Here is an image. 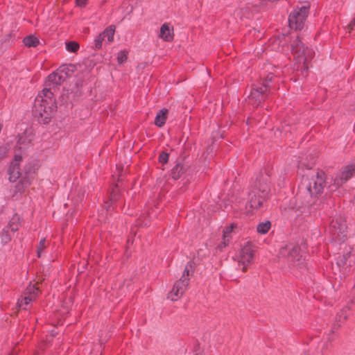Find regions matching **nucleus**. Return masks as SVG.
I'll list each match as a JSON object with an SVG mask.
<instances>
[{"instance_id": "9b49d317", "label": "nucleus", "mask_w": 355, "mask_h": 355, "mask_svg": "<svg viewBox=\"0 0 355 355\" xmlns=\"http://www.w3.org/2000/svg\"><path fill=\"white\" fill-rule=\"evenodd\" d=\"M355 171V165H347L343 167L341 171L335 177L334 186L336 189L341 187L352 178Z\"/></svg>"}, {"instance_id": "b1692460", "label": "nucleus", "mask_w": 355, "mask_h": 355, "mask_svg": "<svg viewBox=\"0 0 355 355\" xmlns=\"http://www.w3.org/2000/svg\"><path fill=\"white\" fill-rule=\"evenodd\" d=\"M19 218H12V219L10 221L8 226L5 227L6 230H8V232L10 230L12 232H15L19 230Z\"/></svg>"}, {"instance_id": "4468645a", "label": "nucleus", "mask_w": 355, "mask_h": 355, "mask_svg": "<svg viewBox=\"0 0 355 355\" xmlns=\"http://www.w3.org/2000/svg\"><path fill=\"white\" fill-rule=\"evenodd\" d=\"M330 230L334 236L343 235L347 230L345 221L341 218L333 219L330 223Z\"/></svg>"}, {"instance_id": "20e7f679", "label": "nucleus", "mask_w": 355, "mask_h": 355, "mask_svg": "<svg viewBox=\"0 0 355 355\" xmlns=\"http://www.w3.org/2000/svg\"><path fill=\"white\" fill-rule=\"evenodd\" d=\"M291 46L295 58L300 64H302L301 68L307 71L309 63L313 58L314 52L307 47L305 48L298 36L292 42Z\"/></svg>"}, {"instance_id": "6ab92c4d", "label": "nucleus", "mask_w": 355, "mask_h": 355, "mask_svg": "<svg viewBox=\"0 0 355 355\" xmlns=\"http://www.w3.org/2000/svg\"><path fill=\"white\" fill-rule=\"evenodd\" d=\"M168 110L163 109L159 110L155 119V124L158 127H162L167 119Z\"/></svg>"}, {"instance_id": "dca6fc26", "label": "nucleus", "mask_w": 355, "mask_h": 355, "mask_svg": "<svg viewBox=\"0 0 355 355\" xmlns=\"http://www.w3.org/2000/svg\"><path fill=\"white\" fill-rule=\"evenodd\" d=\"M188 169V165L183 161L177 162L171 170V177L174 180H178Z\"/></svg>"}, {"instance_id": "39448f33", "label": "nucleus", "mask_w": 355, "mask_h": 355, "mask_svg": "<svg viewBox=\"0 0 355 355\" xmlns=\"http://www.w3.org/2000/svg\"><path fill=\"white\" fill-rule=\"evenodd\" d=\"M309 12L308 8L302 6L291 12L288 17L289 26L292 29L302 30Z\"/></svg>"}, {"instance_id": "4c0bfd02", "label": "nucleus", "mask_w": 355, "mask_h": 355, "mask_svg": "<svg viewBox=\"0 0 355 355\" xmlns=\"http://www.w3.org/2000/svg\"><path fill=\"white\" fill-rule=\"evenodd\" d=\"M21 183H22L23 184H25L26 186H27V185H29V184H30L29 181H28V180H26V178H24L23 180H21Z\"/></svg>"}, {"instance_id": "bb28decb", "label": "nucleus", "mask_w": 355, "mask_h": 355, "mask_svg": "<svg viewBox=\"0 0 355 355\" xmlns=\"http://www.w3.org/2000/svg\"><path fill=\"white\" fill-rule=\"evenodd\" d=\"M1 241L3 243H7L11 241V236L9 235L8 230L5 228L3 230L1 235Z\"/></svg>"}, {"instance_id": "2f4dec72", "label": "nucleus", "mask_w": 355, "mask_h": 355, "mask_svg": "<svg viewBox=\"0 0 355 355\" xmlns=\"http://www.w3.org/2000/svg\"><path fill=\"white\" fill-rule=\"evenodd\" d=\"M235 227L236 225L234 224H232L230 226L226 227L223 230V234H225L226 236H230L231 233Z\"/></svg>"}, {"instance_id": "9d476101", "label": "nucleus", "mask_w": 355, "mask_h": 355, "mask_svg": "<svg viewBox=\"0 0 355 355\" xmlns=\"http://www.w3.org/2000/svg\"><path fill=\"white\" fill-rule=\"evenodd\" d=\"M189 284V278L181 277L180 279L175 282L172 291L168 294V298L172 301H176L180 298L187 290Z\"/></svg>"}, {"instance_id": "423d86ee", "label": "nucleus", "mask_w": 355, "mask_h": 355, "mask_svg": "<svg viewBox=\"0 0 355 355\" xmlns=\"http://www.w3.org/2000/svg\"><path fill=\"white\" fill-rule=\"evenodd\" d=\"M67 69V67L62 66L56 71L51 73L45 83L46 88L51 89V92H52V89H55L58 85H60L65 81L69 76Z\"/></svg>"}, {"instance_id": "f03ea898", "label": "nucleus", "mask_w": 355, "mask_h": 355, "mask_svg": "<svg viewBox=\"0 0 355 355\" xmlns=\"http://www.w3.org/2000/svg\"><path fill=\"white\" fill-rule=\"evenodd\" d=\"M56 107L53 92L44 88L35 100L33 114L40 123L48 124Z\"/></svg>"}, {"instance_id": "5701e85b", "label": "nucleus", "mask_w": 355, "mask_h": 355, "mask_svg": "<svg viewBox=\"0 0 355 355\" xmlns=\"http://www.w3.org/2000/svg\"><path fill=\"white\" fill-rule=\"evenodd\" d=\"M193 266H194V263L193 261H189L185 266V268H184V272H183L182 277L189 278V277L190 275L192 276L193 274V267H194Z\"/></svg>"}, {"instance_id": "473e14b6", "label": "nucleus", "mask_w": 355, "mask_h": 355, "mask_svg": "<svg viewBox=\"0 0 355 355\" xmlns=\"http://www.w3.org/2000/svg\"><path fill=\"white\" fill-rule=\"evenodd\" d=\"M8 149L5 146H0V160L3 159L7 156Z\"/></svg>"}, {"instance_id": "0eeeda50", "label": "nucleus", "mask_w": 355, "mask_h": 355, "mask_svg": "<svg viewBox=\"0 0 355 355\" xmlns=\"http://www.w3.org/2000/svg\"><path fill=\"white\" fill-rule=\"evenodd\" d=\"M251 190H254L267 197L270 191V175L267 173L259 175L252 186Z\"/></svg>"}, {"instance_id": "a878e982", "label": "nucleus", "mask_w": 355, "mask_h": 355, "mask_svg": "<svg viewBox=\"0 0 355 355\" xmlns=\"http://www.w3.org/2000/svg\"><path fill=\"white\" fill-rule=\"evenodd\" d=\"M349 310V308L346 306V307L343 308L340 311V313L338 314L339 322H345L347 319V318H348L347 311Z\"/></svg>"}, {"instance_id": "f704fd0d", "label": "nucleus", "mask_w": 355, "mask_h": 355, "mask_svg": "<svg viewBox=\"0 0 355 355\" xmlns=\"http://www.w3.org/2000/svg\"><path fill=\"white\" fill-rule=\"evenodd\" d=\"M87 0H76L78 6L84 7L87 4Z\"/></svg>"}, {"instance_id": "a211bd4d", "label": "nucleus", "mask_w": 355, "mask_h": 355, "mask_svg": "<svg viewBox=\"0 0 355 355\" xmlns=\"http://www.w3.org/2000/svg\"><path fill=\"white\" fill-rule=\"evenodd\" d=\"M159 37L166 42H171L173 40V28H170L168 24H164L160 28Z\"/></svg>"}, {"instance_id": "412c9836", "label": "nucleus", "mask_w": 355, "mask_h": 355, "mask_svg": "<svg viewBox=\"0 0 355 355\" xmlns=\"http://www.w3.org/2000/svg\"><path fill=\"white\" fill-rule=\"evenodd\" d=\"M120 193H119V189L118 187L117 184H115L110 193V201L112 202H116L120 199Z\"/></svg>"}, {"instance_id": "f3484780", "label": "nucleus", "mask_w": 355, "mask_h": 355, "mask_svg": "<svg viewBox=\"0 0 355 355\" xmlns=\"http://www.w3.org/2000/svg\"><path fill=\"white\" fill-rule=\"evenodd\" d=\"M288 251V259L291 261H300V248L297 245H287L286 248H282L281 250V253L282 254H284L286 251Z\"/></svg>"}, {"instance_id": "7ed1b4c3", "label": "nucleus", "mask_w": 355, "mask_h": 355, "mask_svg": "<svg viewBox=\"0 0 355 355\" xmlns=\"http://www.w3.org/2000/svg\"><path fill=\"white\" fill-rule=\"evenodd\" d=\"M272 78L273 73L270 72L266 76L263 75L261 82L252 85L251 92L248 96L249 104L257 107L266 100L270 92L269 83Z\"/></svg>"}, {"instance_id": "c85d7f7f", "label": "nucleus", "mask_w": 355, "mask_h": 355, "mask_svg": "<svg viewBox=\"0 0 355 355\" xmlns=\"http://www.w3.org/2000/svg\"><path fill=\"white\" fill-rule=\"evenodd\" d=\"M46 241L44 238L41 239V241H40V243H39V245L37 246V254L38 257H41V254H42V251L46 248Z\"/></svg>"}, {"instance_id": "f257e3e1", "label": "nucleus", "mask_w": 355, "mask_h": 355, "mask_svg": "<svg viewBox=\"0 0 355 355\" xmlns=\"http://www.w3.org/2000/svg\"><path fill=\"white\" fill-rule=\"evenodd\" d=\"M326 179L325 173L320 169L310 178H303L297 196L304 205L311 206L315 203L324 191L327 184Z\"/></svg>"}, {"instance_id": "ddd939ff", "label": "nucleus", "mask_w": 355, "mask_h": 355, "mask_svg": "<svg viewBox=\"0 0 355 355\" xmlns=\"http://www.w3.org/2000/svg\"><path fill=\"white\" fill-rule=\"evenodd\" d=\"M21 160L22 157L21 155H15V159L11 162L10 165L8 169L9 180L10 182H15L21 175L19 167V164Z\"/></svg>"}, {"instance_id": "2eb2a0df", "label": "nucleus", "mask_w": 355, "mask_h": 355, "mask_svg": "<svg viewBox=\"0 0 355 355\" xmlns=\"http://www.w3.org/2000/svg\"><path fill=\"white\" fill-rule=\"evenodd\" d=\"M248 205L253 209H257L263 204V202L265 200L266 196L256 192L254 190H251L248 193Z\"/></svg>"}, {"instance_id": "aec40b11", "label": "nucleus", "mask_w": 355, "mask_h": 355, "mask_svg": "<svg viewBox=\"0 0 355 355\" xmlns=\"http://www.w3.org/2000/svg\"><path fill=\"white\" fill-rule=\"evenodd\" d=\"M23 43L26 47H36L40 44L39 39L34 35H29L23 40Z\"/></svg>"}, {"instance_id": "6e6552de", "label": "nucleus", "mask_w": 355, "mask_h": 355, "mask_svg": "<svg viewBox=\"0 0 355 355\" xmlns=\"http://www.w3.org/2000/svg\"><path fill=\"white\" fill-rule=\"evenodd\" d=\"M38 293V288H37L35 285L30 284L25 290L24 296L21 297V299L18 300V307L24 310L28 309L29 304H31V302L34 301L36 299Z\"/></svg>"}, {"instance_id": "393cba45", "label": "nucleus", "mask_w": 355, "mask_h": 355, "mask_svg": "<svg viewBox=\"0 0 355 355\" xmlns=\"http://www.w3.org/2000/svg\"><path fill=\"white\" fill-rule=\"evenodd\" d=\"M66 49L68 51L75 53L79 49V44L75 41H70L66 43Z\"/></svg>"}, {"instance_id": "c756f323", "label": "nucleus", "mask_w": 355, "mask_h": 355, "mask_svg": "<svg viewBox=\"0 0 355 355\" xmlns=\"http://www.w3.org/2000/svg\"><path fill=\"white\" fill-rule=\"evenodd\" d=\"M168 153L165 151H162L159 155V162L162 164H166L168 160Z\"/></svg>"}, {"instance_id": "e433bc0d", "label": "nucleus", "mask_w": 355, "mask_h": 355, "mask_svg": "<svg viewBox=\"0 0 355 355\" xmlns=\"http://www.w3.org/2000/svg\"><path fill=\"white\" fill-rule=\"evenodd\" d=\"M111 204H112V202H110L109 201L105 202V209H106L107 211H108L110 210Z\"/></svg>"}, {"instance_id": "cd10ccee", "label": "nucleus", "mask_w": 355, "mask_h": 355, "mask_svg": "<svg viewBox=\"0 0 355 355\" xmlns=\"http://www.w3.org/2000/svg\"><path fill=\"white\" fill-rule=\"evenodd\" d=\"M128 58V52L125 51H121L117 55V61L119 64H123Z\"/></svg>"}, {"instance_id": "c9c22d12", "label": "nucleus", "mask_w": 355, "mask_h": 355, "mask_svg": "<svg viewBox=\"0 0 355 355\" xmlns=\"http://www.w3.org/2000/svg\"><path fill=\"white\" fill-rule=\"evenodd\" d=\"M348 28L349 30L355 29V18L349 23L348 25Z\"/></svg>"}, {"instance_id": "72a5a7b5", "label": "nucleus", "mask_w": 355, "mask_h": 355, "mask_svg": "<svg viewBox=\"0 0 355 355\" xmlns=\"http://www.w3.org/2000/svg\"><path fill=\"white\" fill-rule=\"evenodd\" d=\"M230 238H231L230 236H226L225 234H223V242H222V245H223V247H225L228 245Z\"/></svg>"}, {"instance_id": "f8f14e48", "label": "nucleus", "mask_w": 355, "mask_h": 355, "mask_svg": "<svg viewBox=\"0 0 355 355\" xmlns=\"http://www.w3.org/2000/svg\"><path fill=\"white\" fill-rule=\"evenodd\" d=\"M115 28H116L114 25H110L96 37L94 40V45L96 49H101L103 42L105 40V37H107L109 42L113 41Z\"/></svg>"}, {"instance_id": "4be33fe9", "label": "nucleus", "mask_w": 355, "mask_h": 355, "mask_svg": "<svg viewBox=\"0 0 355 355\" xmlns=\"http://www.w3.org/2000/svg\"><path fill=\"white\" fill-rule=\"evenodd\" d=\"M271 227V223L269 220L261 223L257 225V230L260 234H266Z\"/></svg>"}, {"instance_id": "58836bf2", "label": "nucleus", "mask_w": 355, "mask_h": 355, "mask_svg": "<svg viewBox=\"0 0 355 355\" xmlns=\"http://www.w3.org/2000/svg\"><path fill=\"white\" fill-rule=\"evenodd\" d=\"M195 355H201V354H195Z\"/></svg>"}, {"instance_id": "7c9ffc66", "label": "nucleus", "mask_w": 355, "mask_h": 355, "mask_svg": "<svg viewBox=\"0 0 355 355\" xmlns=\"http://www.w3.org/2000/svg\"><path fill=\"white\" fill-rule=\"evenodd\" d=\"M349 254H346L343 256H340L337 259V264L338 266H345L347 263V259L349 257Z\"/></svg>"}, {"instance_id": "1a4fd4ad", "label": "nucleus", "mask_w": 355, "mask_h": 355, "mask_svg": "<svg viewBox=\"0 0 355 355\" xmlns=\"http://www.w3.org/2000/svg\"><path fill=\"white\" fill-rule=\"evenodd\" d=\"M254 250L252 245L248 242L242 248L240 252L239 264L243 265L242 271L246 272L248 267L253 263Z\"/></svg>"}]
</instances>
